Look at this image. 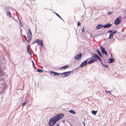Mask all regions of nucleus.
<instances>
[{"label":"nucleus","mask_w":126,"mask_h":126,"mask_svg":"<svg viewBox=\"0 0 126 126\" xmlns=\"http://www.w3.org/2000/svg\"><path fill=\"white\" fill-rule=\"evenodd\" d=\"M64 116V114H57L50 119L48 124L49 126H53L56 122Z\"/></svg>","instance_id":"obj_1"},{"label":"nucleus","mask_w":126,"mask_h":126,"mask_svg":"<svg viewBox=\"0 0 126 126\" xmlns=\"http://www.w3.org/2000/svg\"><path fill=\"white\" fill-rule=\"evenodd\" d=\"M122 19V18L121 16L117 17L116 19L115 20L114 22V24L117 25H118L121 22Z\"/></svg>","instance_id":"obj_2"},{"label":"nucleus","mask_w":126,"mask_h":126,"mask_svg":"<svg viewBox=\"0 0 126 126\" xmlns=\"http://www.w3.org/2000/svg\"><path fill=\"white\" fill-rule=\"evenodd\" d=\"M92 56L94 57L95 59H97V60H99L100 61H102V59L97 54L95 53Z\"/></svg>","instance_id":"obj_3"},{"label":"nucleus","mask_w":126,"mask_h":126,"mask_svg":"<svg viewBox=\"0 0 126 126\" xmlns=\"http://www.w3.org/2000/svg\"><path fill=\"white\" fill-rule=\"evenodd\" d=\"M82 54L80 53L79 54L76 55L74 57L75 59L78 60H80L81 58Z\"/></svg>","instance_id":"obj_4"},{"label":"nucleus","mask_w":126,"mask_h":126,"mask_svg":"<svg viewBox=\"0 0 126 126\" xmlns=\"http://www.w3.org/2000/svg\"><path fill=\"white\" fill-rule=\"evenodd\" d=\"M90 59V58H88L86 59L85 61H84L80 65V66L81 67H83L85 65H86L87 63V61Z\"/></svg>","instance_id":"obj_5"},{"label":"nucleus","mask_w":126,"mask_h":126,"mask_svg":"<svg viewBox=\"0 0 126 126\" xmlns=\"http://www.w3.org/2000/svg\"><path fill=\"white\" fill-rule=\"evenodd\" d=\"M97 61V59L94 58H92L88 62V63L89 64H91L94 63L95 61Z\"/></svg>","instance_id":"obj_6"},{"label":"nucleus","mask_w":126,"mask_h":126,"mask_svg":"<svg viewBox=\"0 0 126 126\" xmlns=\"http://www.w3.org/2000/svg\"><path fill=\"white\" fill-rule=\"evenodd\" d=\"M2 64L0 63V76H3L4 75V73L2 70V69L1 67Z\"/></svg>","instance_id":"obj_7"},{"label":"nucleus","mask_w":126,"mask_h":126,"mask_svg":"<svg viewBox=\"0 0 126 126\" xmlns=\"http://www.w3.org/2000/svg\"><path fill=\"white\" fill-rule=\"evenodd\" d=\"M73 70H72L70 71L65 72L63 73H62V74H64L65 76H67L69 75L71 73V72H72Z\"/></svg>","instance_id":"obj_8"},{"label":"nucleus","mask_w":126,"mask_h":126,"mask_svg":"<svg viewBox=\"0 0 126 126\" xmlns=\"http://www.w3.org/2000/svg\"><path fill=\"white\" fill-rule=\"evenodd\" d=\"M112 25L110 23H107L104 25H103V27L104 28H108L110 27Z\"/></svg>","instance_id":"obj_9"},{"label":"nucleus","mask_w":126,"mask_h":126,"mask_svg":"<svg viewBox=\"0 0 126 126\" xmlns=\"http://www.w3.org/2000/svg\"><path fill=\"white\" fill-rule=\"evenodd\" d=\"M103 25H102L99 24L96 26V28L97 29H99L101 28L102 27H103Z\"/></svg>","instance_id":"obj_10"},{"label":"nucleus","mask_w":126,"mask_h":126,"mask_svg":"<svg viewBox=\"0 0 126 126\" xmlns=\"http://www.w3.org/2000/svg\"><path fill=\"white\" fill-rule=\"evenodd\" d=\"M39 44L41 46H44L43 42L42 40H41V41H40V40L39 39V41L38 42V43L37 45H38Z\"/></svg>","instance_id":"obj_11"},{"label":"nucleus","mask_w":126,"mask_h":126,"mask_svg":"<svg viewBox=\"0 0 126 126\" xmlns=\"http://www.w3.org/2000/svg\"><path fill=\"white\" fill-rule=\"evenodd\" d=\"M101 52L103 54H105L106 56H108V54L106 50H105V48L103 49H102L101 50Z\"/></svg>","instance_id":"obj_12"},{"label":"nucleus","mask_w":126,"mask_h":126,"mask_svg":"<svg viewBox=\"0 0 126 126\" xmlns=\"http://www.w3.org/2000/svg\"><path fill=\"white\" fill-rule=\"evenodd\" d=\"M69 67V66L68 65H66L63 66L61 68V70H64L67 68Z\"/></svg>","instance_id":"obj_13"},{"label":"nucleus","mask_w":126,"mask_h":126,"mask_svg":"<svg viewBox=\"0 0 126 126\" xmlns=\"http://www.w3.org/2000/svg\"><path fill=\"white\" fill-rule=\"evenodd\" d=\"M29 46H28L27 47V52L28 53H29V55H31L32 54L31 52L30 51L29 49Z\"/></svg>","instance_id":"obj_14"},{"label":"nucleus","mask_w":126,"mask_h":126,"mask_svg":"<svg viewBox=\"0 0 126 126\" xmlns=\"http://www.w3.org/2000/svg\"><path fill=\"white\" fill-rule=\"evenodd\" d=\"M109 62H108V63H112L114 61V59L112 58L111 59H110L109 58Z\"/></svg>","instance_id":"obj_15"},{"label":"nucleus","mask_w":126,"mask_h":126,"mask_svg":"<svg viewBox=\"0 0 126 126\" xmlns=\"http://www.w3.org/2000/svg\"><path fill=\"white\" fill-rule=\"evenodd\" d=\"M96 51L100 57H102V56L101 55L100 52L99 51V50L98 49H96Z\"/></svg>","instance_id":"obj_16"},{"label":"nucleus","mask_w":126,"mask_h":126,"mask_svg":"<svg viewBox=\"0 0 126 126\" xmlns=\"http://www.w3.org/2000/svg\"><path fill=\"white\" fill-rule=\"evenodd\" d=\"M39 41V39H36L33 42V43L32 44H34V43H38V42Z\"/></svg>","instance_id":"obj_17"},{"label":"nucleus","mask_w":126,"mask_h":126,"mask_svg":"<svg viewBox=\"0 0 126 126\" xmlns=\"http://www.w3.org/2000/svg\"><path fill=\"white\" fill-rule=\"evenodd\" d=\"M97 111H94V110H92V114H94V115H95L97 112Z\"/></svg>","instance_id":"obj_18"},{"label":"nucleus","mask_w":126,"mask_h":126,"mask_svg":"<svg viewBox=\"0 0 126 126\" xmlns=\"http://www.w3.org/2000/svg\"><path fill=\"white\" fill-rule=\"evenodd\" d=\"M27 37L28 38H29V39H31V38H32V36H31L30 35L29 33L28 32L27 34Z\"/></svg>","instance_id":"obj_19"},{"label":"nucleus","mask_w":126,"mask_h":126,"mask_svg":"<svg viewBox=\"0 0 126 126\" xmlns=\"http://www.w3.org/2000/svg\"><path fill=\"white\" fill-rule=\"evenodd\" d=\"M113 37V35H112L111 33H110L109 36V37L108 38L109 39H111Z\"/></svg>","instance_id":"obj_20"},{"label":"nucleus","mask_w":126,"mask_h":126,"mask_svg":"<svg viewBox=\"0 0 126 126\" xmlns=\"http://www.w3.org/2000/svg\"><path fill=\"white\" fill-rule=\"evenodd\" d=\"M69 112L72 114H76L74 110H70Z\"/></svg>","instance_id":"obj_21"},{"label":"nucleus","mask_w":126,"mask_h":126,"mask_svg":"<svg viewBox=\"0 0 126 126\" xmlns=\"http://www.w3.org/2000/svg\"><path fill=\"white\" fill-rule=\"evenodd\" d=\"M28 32L30 34V35L31 36H32V33L31 31V29L30 28H29V29L28 31Z\"/></svg>","instance_id":"obj_22"},{"label":"nucleus","mask_w":126,"mask_h":126,"mask_svg":"<svg viewBox=\"0 0 126 126\" xmlns=\"http://www.w3.org/2000/svg\"><path fill=\"white\" fill-rule=\"evenodd\" d=\"M6 15L8 17H11V13L10 12H7Z\"/></svg>","instance_id":"obj_23"},{"label":"nucleus","mask_w":126,"mask_h":126,"mask_svg":"<svg viewBox=\"0 0 126 126\" xmlns=\"http://www.w3.org/2000/svg\"><path fill=\"white\" fill-rule=\"evenodd\" d=\"M37 71L39 73H41L43 72L44 71V70L38 69L37 70Z\"/></svg>","instance_id":"obj_24"},{"label":"nucleus","mask_w":126,"mask_h":126,"mask_svg":"<svg viewBox=\"0 0 126 126\" xmlns=\"http://www.w3.org/2000/svg\"><path fill=\"white\" fill-rule=\"evenodd\" d=\"M50 73L51 75L54 76L55 72L53 71H51L50 72Z\"/></svg>","instance_id":"obj_25"},{"label":"nucleus","mask_w":126,"mask_h":126,"mask_svg":"<svg viewBox=\"0 0 126 126\" xmlns=\"http://www.w3.org/2000/svg\"><path fill=\"white\" fill-rule=\"evenodd\" d=\"M56 15L57 16L60 18L62 19V20L63 21V19L57 13H55Z\"/></svg>","instance_id":"obj_26"},{"label":"nucleus","mask_w":126,"mask_h":126,"mask_svg":"<svg viewBox=\"0 0 126 126\" xmlns=\"http://www.w3.org/2000/svg\"><path fill=\"white\" fill-rule=\"evenodd\" d=\"M26 104V101H25L23 102L22 104V106L23 107H24L25 106Z\"/></svg>","instance_id":"obj_27"},{"label":"nucleus","mask_w":126,"mask_h":126,"mask_svg":"<svg viewBox=\"0 0 126 126\" xmlns=\"http://www.w3.org/2000/svg\"><path fill=\"white\" fill-rule=\"evenodd\" d=\"M61 74L60 73H58L56 72H55V73L54 75V76H58L59 75H60Z\"/></svg>","instance_id":"obj_28"},{"label":"nucleus","mask_w":126,"mask_h":126,"mask_svg":"<svg viewBox=\"0 0 126 126\" xmlns=\"http://www.w3.org/2000/svg\"><path fill=\"white\" fill-rule=\"evenodd\" d=\"M32 65H33V67L34 68H37L35 67V64H34V62L32 61Z\"/></svg>","instance_id":"obj_29"},{"label":"nucleus","mask_w":126,"mask_h":126,"mask_svg":"<svg viewBox=\"0 0 126 126\" xmlns=\"http://www.w3.org/2000/svg\"><path fill=\"white\" fill-rule=\"evenodd\" d=\"M105 92H106V93L107 94H110V91H107V90H105Z\"/></svg>","instance_id":"obj_30"},{"label":"nucleus","mask_w":126,"mask_h":126,"mask_svg":"<svg viewBox=\"0 0 126 126\" xmlns=\"http://www.w3.org/2000/svg\"><path fill=\"white\" fill-rule=\"evenodd\" d=\"M28 40H27V42L28 43H30L31 41V39H29V38H28Z\"/></svg>","instance_id":"obj_31"},{"label":"nucleus","mask_w":126,"mask_h":126,"mask_svg":"<svg viewBox=\"0 0 126 126\" xmlns=\"http://www.w3.org/2000/svg\"><path fill=\"white\" fill-rule=\"evenodd\" d=\"M117 32L116 31H113V32H112L111 33L112 34H115V33H116Z\"/></svg>","instance_id":"obj_32"},{"label":"nucleus","mask_w":126,"mask_h":126,"mask_svg":"<svg viewBox=\"0 0 126 126\" xmlns=\"http://www.w3.org/2000/svg\"><path fill=\"white\" fill-rule=\"evenodd\" d=\"M100 48L101 49V50H102V49L103 50L105 48H104L102 46H100Z\"/></svg>","instance_id":"obj_33"},{"label":"nucleus","mask_w":126,"mask_h":126,"mask_svg":"<svg viewBox=\"0 0 126 126\" xmlns=\"http://www.w3.org/2000/svg\"><path fill=\"white\" fill-rule=\"evenodd\" d=\"M60 74H62V73H60ZM60 75H61L62 76L63 78L66 77V76H65V75L64 74H60Z\"/></svg>","instance_id":"obj_34"},{"label":"nucleus","mask_w":126,"mask_h":126,"mask_svg":"<svg viewBox=\"0 0 126 126\" xmlns=\"http://www.w3.org/2000/svg\"><path fill=\"white\" fill-rule=\"evenodd\" d=\"M112 30H109L107 32L108 33H111L112 32Z\"/></svg>","instance_id":"obj_35"},{"label":"nucleus","mask_w":126,"mask_h":126,"mask_svg":"<svg viewBox=\"0 0 126 126\" xmlns=\"http://www.w3.org/2000/svg\"><path fill=\"white\" fill-rule=\"evenodd\" d=\"M81 23L79 22H78L77 23V25L78 26H79L80 25Z\"/></svg>","instance_id":"obj_36"},{"label":"nucleus","mask_w":126,"mask_h":126,"mask_svg":"<svg viewBox=\"0 0 126 126\" xmlns=\"http://www.w3.org/2000/svg\"><path fill=\"white\" fill-rule=\"evenodd\" d=\"M112 12H109L108 13V14L109 15H111L112 14Z\"/></svg>","instance_id":"obj_37"},{"label":"nucleus","mask_w":126,"mask_h":126,"mask_svg":"<svg viewBox=\"0 0 126 126\" xmlns=\"http://www.w3.org/2000/svg\"><path fill=\"white\" fill-rule=\"evenodd\" d=\"M103 65L105 66L106 68H108V66L106 64H104V65Z\"/></svg>","instance_id":"obj_38"},{"label":"nucleus","mask_w":126,"mask_h":126,"mask_svg":"<svg viewBox=\"0 0 126 126\" xmlns=\"http://www.w3.org/2000/svg\"><path fill=\"white\" fill-rule=\"evenodd\" d=\"M82 32H83L84 31V27H83L82 29Z\"/></svg>","instance_id":"obj_39"},{"label":"nucleus","mask_w":126,"mask_h":126,"mask_svg":"<svg viewBox=\"0 0 126 126\" xmlns=\"http://www.w3.org/2000/svg\"><path fill=\"white\" fill-rule=\"evenodd\" d=\"M20 24L21 26L22 27L23 26V24L21 22H20Z\"/></svg>","instance_id":"obj_40"},{"label":"nucleus","mask_w":126,"mask_h":126,"mask_svg":"<svg viewBox=\"0 0 126 126\" xmlns=\"http://www.w3.org/2000/svg\"><path fill=\"white\" fill-rule=\"evenodd\" d=\"M22 39L23 40V42H25V40H24V39H23V38L22 37Z\"/></svg>","instance_id":"obj_41"},{"label":"nucleus","mask_w":126,"mask_h":126,"mask_svg":"<svg viewBox=\"0 0 126 126\" xmlns=\"http://www.w3.org/2000/svg\"><path fill=\"white\" fill-rule=\"evenodd\" d=\"M83 123V124L84 126H85V123H84L83 122H82Z\"/></svg>","instance_id":"obj_42"},{"label":"nucleus","mask_w":126,"mask_h":126,"mask_svg":"<svg viewBox=\"0 0 126 126\" xmlns=\"http://www.w3.org/2000/svg\"><path fill=\"white\" fill-rule=\"evenodd\" d=\"M101 63L102 65H104V64H103L102 62L101 61Z\"/></svg>","instance_id":"obj_43"},{"label":"nucleus","mask_w":126,"mask_h":126,"mask_svg":"<svg viewBox=\"0 0 126 126\" xmlns=\"http://www.w3.org/2000/svg\"><path fill=\"white\" fill-rule=\"evenodd\" d=\"M56 126H61L58 124H57V125H56Z\"/></svg>","instance_id":"obj_44"},{"label":"nucleus","mask_w":126,"mask_h":126,"mask_svg":"<svg viewBox=\"0 0 126 126\" xmlns=\"http://www.w3.org/2000/svg\"><path fill=\"white\" fill-rule=\"evenodd\" d=\"M63 121V122H65V121H64V120H63V121Z\"/></svg>","instance_id":"obj_45"},{"label":"nucleus","mask_w":126,"mask_h":126,"mask_svg":"<svg viewBox=\"0 0 126 126\" xmlns=\"http://www.w3.org/2000/svg\"><path fill=\"white\" fill-rule=\"evenodd\" d=\"M23 35H22V34H21V36L22 37V36H23Z\"/></svg>","instance_id":"obj_46"},{"label":"nucleus","mask_w":126,"mask_h":126,"mask_svg":"<svg viewBox=\"0 0 126 126\" xmlns=\"http://www.w3.org/2000/svg\"><path fill=\"white\" fill-rule=\"evenodd\" d=\"M111 56H112V54H111Z\"/></svg>","instance_id":"obj_47"}]
</instances>
